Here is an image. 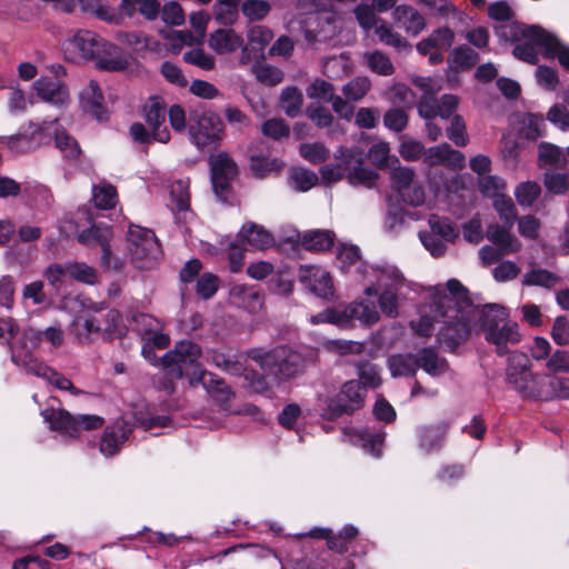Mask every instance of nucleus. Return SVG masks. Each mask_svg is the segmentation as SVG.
I'll return each mask as SVG.
<instances>
[{"label":"nucleus","instance_id":"nucleus-1","mask_svg":"<svg viewBox=\"0 0 569 569\" xmlns=\"http://www.w3.org/2000/svg\"><path fill=\"white\" fill-rule=\"evenodd\" d=\"M448 288L449 293L440 300V307L445 308L441 312L445 326L439 333L448 349L453 350L473 332H481L498 356L507 355L509 345L521 341L519 326L509 320L505 307L498 303L473 305L468 298V290L457 279H450Z\"/></svg>","mask_w":569,"mask_h":569},{"label":"nucleus","instance_id":"nucleus-2","mask_svg":"<svg viewBox=\"0 0 569 569\" xmlns=\"http://www.w3.org/2000/svg\"><path fill=\"white\" fill-rule=\"evenodd\" d=\"M249 357L270 378V381L277 385L300 375L305 367L303 357L284 346L276 347L269 351L252 350Z\"/></svg>","mask_w":569,"mask_h":569},{"label":"nucleus","instance_id":"nucleus-3","mask_svg":"<svg viewBox=\"0 0 569 569\" xmlns=\"http://www.w3.org/2000/svg\"><path fill=\"white\" fill-rule=\"evenodd\" d=\"M127 240L131 262L137 269H151L161 257V247L150 229L130 226Z\"/></svg>","mask_w":569,"mask_h":569},{"label":"nucleus","instance_id":"nucleus-4","mask_svg":"<svg viewBox=\"0 0 569 569\" xmlns=\"http://www.w3.org/2000/svg\"><path fill=\"white\" fill-rule=\"evenodd\" d=\"M43 419L50 423L51 429L58 430L72 438L79 437L82 431L100 429L104 419L97 415L73 416L64 409H46L41 412Z\"/></svg>","mask_w":569,"mask_h":569},{"label":"nucleus","instance_id":"nucleus-5","mask_svg":"<svg viewBox=\"0 0 569 569\" xmlns=\"http://www.w3.org/2000/svg\"><path fill=\"white\" fill-rule=\"evenodd\" d=\"M366 389L360 381H347L335 399H331L322 411L327 420H336L342 415H351L363 406Z\"/></svg>","mask_w":569,"mask_h":569},{"label":"nucleus","instance_id":"nucleus-6","mask_svg":"<svg viewBox=\"0 0 569 569\" xmlns=\"http://www.w3.org/2000/svg\"><path fill=\"white\" fill-rule=\"evenodd\" d=\"M335 157L342 164L346 179L350 184L370 188L378 178L373 170L365 166L363 150L359 147L339 148Z\"/></svg>","mask_w":569,"mask_h":569},{"label":"nucleus","instance_id":"nucleus-7","mask_svg":"<svg viewBox=\"0 0 569 569\" xmlns=\"http://www.w3.org/2000/svg\"><path fill=\"white\" fill-rule=\"evenodd\" d=\"M496 34L505 42H517L520 40L535 41L550 50L555 47V36L547 32L539 26H526L517 22H503L496 28Z\"/></svg>","mask_w":569,"mask_h":569},{"label":"nucleus","instance_id":"nucleus-8","mask_svg":"<svg viewBox=\"0 0 569 569\" xmlns=\"http://www.w3.org/2000/svg\"><path fill=\"white\" fill-rule=\"evenodd\" d=\"M200 357L201 348L197 343L181 340L163 356L162 366L171 378L181 379L184 376V369L199 363Z\"/></svg>","mask_w":569,"mask_h":569},{"label":"nucleus","instance_id":"nucleus-9","mask_svg":"<svg viewBox=\"0 0 569 569\" xmlns=\"http://www.w3.org/2000/svg\"><path fill=\"white\" fill-rule=\"evenodd\" d=\"M191 141L198 149L214 148L223 137V123L216 114H202L189 129Z\"/></svg>","mask_w":569,"mask_h":569},{"label":"nucleus","instance_id":"nucleus-10","mask_svg":"<svg viewBox=\"0 0 569 569\" xmlns=\"http://www.w3.org/2000/svg\"><path fill=\"white\" fill-rule=\"evenodd\" d=\"M209 163L213 191L219 199L226 200L230 182L238 173L237 164L226 152L211 156Z\"/></svg>","mask_w":569,"mask_h":569},{"label":"nucleus","instance_id":"nucleus-11","mask_svg":"<svg viewBox=\"0 0 569 569\" xmlns=\"http://www.w3.org/2000/svg\"><path fill=\"white\" fill-rule=\"evenodd\" d=\"M102 38L89 30H79L63 43L64 56L70 61L93 60Z\"/></svg>","mask_w":569,"mask_h":569},{"label":"nucleus","instance_id":"nucleus-12","mask_svg":"<svg viewBox=\"0 0 569 569\" xmlns=\"http://www.w3.org/2000/svg\"><path fill=\"white\" fill-rule=\"evenodd\" d=\"M299 282L311 293L322 299L333 297V281L330 273L318 266H300L298 269Z\"/></svg>","mask_w":569,"mask_h":569},{"label":"nucleus","instance_id":"nucleus-13","mask_svg":"<svg viewBox=\"0 0 569 569\" xmlns=\"http://www.w3.org/2000/svg\"><path fill=\"white\" fill-rule=\"evenodd\" d=\"M366 270H371V274L375 278L373 286L365 289L367 296H373L378 290H399L405 286L406 279L402 272L393 264L380 263L370 266Z\"/></svg>","mask_w":569,"mask_h":569},{"label":"nucleus","instance_id":"nucleus-14","mask_svg":"<svg viewBox=\"0 0 569 569\" xmlns=\"http://www.w3.org/2000/svg\"><path fill=\"white\" fill-rule=\"evenodd\" d=\"M144 119L151 128L152 138L161 143L170 140V132L166 126L167 110L158 97L148 100L143 108Z\"/></svg>","mask_w":569,"mask_h":569},{"label":"nucleus","instance_id":"nucleus-15","mask_svg":"<svg viewBox=\"0 0 569 569\" xmlns=\"http://www.w3.org/2000/svg\"><path fill=\"white\" fill-rule=\"evenodd\" d=\"M450 426L449 421L441 420L419 427L417 431L419 448L426 453L440 450Z\"/></svg>","mask_w":569,"mask_h":569},{"label":"nucleus","instance_id":"nucleus-16","mask_svg":"<svg viewBox=\"0 0 569 569\" xmlns=\"http://www.w3.org/2000/svg\"><path fill=\"white\" fill-rule=\"evenodd\" d=\"M96 64L99 69L108 71H123L129 67V56L119 47L101 39Z\"/></svg>","mask_w":569,"mask_h":569},{"label":"nucleus","instance_id":"nucleus-17","mask_svg":"<svg viewBox=\"0 0 569 569\" xmlns=\"http://www.w3.org/2000/svg\"><path fill=\"white\" fill-rule=\"evenodd\" d=\"M39 130H44L47 134H53L54 144L66 159L71 161L79 159L81 154L79 143L64 129L58 127L57 120L42 122L41 126H39Z\"/></svg>","mask_w":569,"mask_h":569},{"label":"nucleus","instance_id":"nucleus-18","mask_svg":"<svg viewBox=\"0 0 569 569\" xmlns=\"http://www.w3.org/2000/svg\"><path fill=\"white\" fill-rule=\"evenodd\" d=\"M423 161L429 166L445 164L453 169H462L466 158L460 151L452 149L449 143L445 142L429 148Z\"/></svg>","mask_w":569,"mask_h":569},{"label":"nucleus","instance_id":"nucleus-19","mask_svg":"<svg viewBox=\"0 0 569 569\" xmlns=\"http://www.w3.org/2000/svg\"><path fill=\"white\" fill-rule=\"evenodd\" d=\"M37 94L46 102L63 106L69 101V91L64 83L41 77L33 83Z\"/></svg>","mask_w":569,"mask_h":569},{"label":"nucleus","instance_id":"nucleus-20","mask_svg":"<svg viewBox=\"0 0 569 569\" xmlns=\"http://www.w3.org/2000/svg\"><path fill=\"white\" fill-rule=\"evenodd\" d=\"M131 429L124 421H117L106 428L100 442V451L104 456H113L128 439Z\"/></svg>","mask_w":569,"mask_h":569},{"label":"nucleus","instance_id":"nucleus-21","mask_svg":"<svg viewBox=\"0 0 569 569\" xmlns=\"http://www.w3.org/2000/svg\"><path fill=\"white\" fill-rule=\"evenodd\" d=\"M448 293H449V288L447 287V292L436 296L433 298V302L429 306L430 312L435 313L433 316H431L427 312H423L418 322H411V327L415 329V331L418 335L423 336V337L430 336L435 321H437L441 325L439 330L442 329V327L445 326V321H443V317H442L441 312L445 310V308L440 307V300ZM438 333H440V331H438ZM438 340L440 343L446 346V343L440 340V335H438Z\"/></svg>","mask_w":569,"mask_h":569},{"label":"nucleus","instance_id":"nucleus-22","mask_svg":"<svg viewBox=\"0 0 569 569\" xmlns=\"http://www.w3.org/2000/svg\"><path fill=\"white\" fill-rule=\"evenodd\" d=\"M509 224L491 223L486 230V238L508 254L521 249V242L510 232Z\"/></svg>","mask_w":569,"mask_h":569},{"label":"nucleus","instance_id":"nucleus-23","mask_svg":"<svg viewBox=\"0 0 569 569\" xmlns=\"http://www.w3.org/2000/svg\"><path fill=\"white\" fill-rule=\"evenodd\" d=\"M549 381L550 376L531 372L515 389L522 397L536 400H548V396L550 395L548 391Z\"/></svg>","mask_w":569,"mask_h":569},{"label":"nucleus","instance_id":"nucleus-24","mask_svg":"<svg viewBox=\"0 0 569 569\" xmlns=\"http://www.w3.org/2000/svg\"><path fill=\"white\" fill-rule=\"evenodd\" d=\"M531 361L526 353L520 351L511 352L506 368L507 382L516 388L531 373Z\"/></svg>","mask_w":569,"mask_h":569},{"label":"nucleus","instance_id":"nucleus-25","mask_svg":"<svg viewBox=\"0 0 569 569\" xmlns=\"http://www.w3.org/2000/svg\"><path fill=\"white\" fill-rule=\"evenodd\" d=\"M209 47L218 54L237 51L243 44V39L232 29H218L210 34Z\"/></svg>","mask_w":569,"mask_h":569},{"label":"nucleus","instance_id":"nucleus-26","mask_svg":"<svg viewBox=\"0 0 569 569\" xmlns=\"http://www.w3.org/2000/svg\"><path fill=\"white\" fill-rule=\"evenodd\" d=\"M393 19L401 28L413 36H417L426 26L423 17L409 6H398L393 11Z\"/></svg>","mask_w":569,"mask_h":569},{"label":"nucleus","instance_id":"nucleus-27","mask_svg":"<svg viewBox=\"0 0 569 569\" xmlns=\"http://www.w3.org/2000/svg\"><path fill=\"white\" fill-rule=\"evenodd\" d=\"M83 109L98 120L104 119L103 97L99 84L90 81L80 94Z\"/></svg>","mask_w":569,"mask_h":569},{"label":"nucleus","instance_id":"nucleus-28","mask_svg":"<svg viewBox=\"0 0 569 569\" xmlns=\"http://www.w3.org/2000/svg\"><path fill=\"white\" fill-rule=\"evenodd\" d=\"M111 238L112 230L110 227L93 224L79 233L78 241L88 247H99L102 253L104 249L110 248Z\"/></svg>","mask_w":569,"mask_h":569},{"label":"nucleus","instance_id":"nucleus-29","mask_svg":"<svg viewBox=\"0 0 569 569\" xmlns=\"http://www.w3.org/2000/svg\"><path fill=\"white\" fill-rule=\"evenodd\" d=\"M239 237L251 247L260 250L271 247L274 242L271 233L256 223L244 224L239 232Z\"/></svg>","mask_w":569,"mask_h":569},{"label":"nucleus","instance_id":"nucleus-30","mask_svg":"<svg viewBox=\"0 0 569 569\" xmlns=\"http://www.w3.org/2000/svg\"><path fill=\"white\" fill-rule=\"evenodd\" d=\"M212 363L232 376H242L246 371L243 357L233 351H212Z\"/></svg>","mask_w":569,"mask_h":569},{"label":"nucleus","instance_id":"nucleus-31","mask_svg":"<svg viewBox=\"0 0 569 569\" xmlns=\"http://www.w3.org/2000/svg\"><path fill=\"white\" fill-rule=\"evenodd\" d=\"M101 330V322L92 315L84 313L77 316L71 323V332L80 343H89L91 335Z\"/></svg>","mask_w":569,"mask_h":569},{"label":"nucleus","instance_id":"nucleus-32","mask_svg":"<svg viewBox=\"0 0 569 569\" xmlns=\"http://www.w3.org/2000/svg\"><path fill=\"white\" fill-rule=\"evenodd\" d=\"M345 311L347 316V326H349L353 319L359 320L363 325H373L380 319L376 306L369 302H351L345 307Z\"/></svg>","mask_w":569,"mask_h":569},{"label":"nucleus","instance_id":"nucleus-33","mask_svg":"<svg viewBox=\"0 0 569 569\" xmlns=\"http://www.w3.org/2000/svg\"><path fill=\"white\" fill-rule=\"evenodd\" d=\"M388 368L392 377H411L419 369L416 355H392L388 359Z\"/></svg>","mask_w":569,"mask_h":569},{"label":"nucleus","instance_id":"nucleus-34","mask_svg":"<svg viewBox=\"0 0 569 569\" xmlns=\"http://www.w3.org/2000/svg\"><path fill=\"white\" fill-rule=\"evenodd\" d=\"M335 234L329 230H312L301 238V244L309 251H325L333 246Z\"/></svg>","mask_w":569,"mask_h":569},{"label":"nucleus","instance_id":"nucleus-35","mask_svg":"<svg viewBox=\"0 0 569 569\" xmlns=\"http://www.w3.org/2000/svg\"><path fill=\"white\" fill-rule=\"evenodd\" d=\"M234 302L250 312H256L262 307V297L253 288L237 286L231 290Z\"/></svg>","mask_w":569,"mask_h":569},{"label":"nucleus","instance_id":"nucleus-36","mask_svg":"<svg viewBox=\"0 0 569 569\" xmlns=\"http://www.w3.org/2000/svg\"><path fill=\"white\" fill-rule=\"evenodd\" d=\"M204 390L220 406L227 407L234 398V392L226 381L213 373L204 383Z\"/></svg>","mask_w":569,"mask_h":569},{"label":"nucleus","instance_id":"nucleus-37","mask_svg":"<svg viewBox=\"0 0 569 569\" xmlns=\"http://www.w3.org/2000/svg\"><path fill=\"white\" fill-rule=\"evenodd\" d=\"M416 356L419 368L430 376H439L447 370V361L431 348H423Z\"/></svg>","mask_w":569,"mask_h":569},{"label":"nucleus","instance_id":"nucleus-38","mask_svg":"<svg viewBox=\"0 0 569 569\" xmlns=\"http://www.w3.org/2000/svg\"><path fill=\"white\" fill-rule=\"evenodd\" d=\"M190 207L189 180H177L170 186V208L174 213L186 212Z\"/></svg>","mask_w":569,"mask_h":569},{"label":"nucleus","instance_id":"nucleus-39","mask_svg":"<svg viewBox=\"0 0 569 569\" xmlns=\"http://www.w3.org/2000/svg\"><path fill=\"white\" fill-rule=\"evenodd\" d=\"M362 59L366 66L379 76L388 77L395 72L393 63L382 51H367L362 54Z\"/></svg>","mask_w":569,"mask_h":569},{"label":"nucleus","instance_id":"nucleus-40","mask_svg":"<svg viewBox=\"0 0 569 569\" xmlns=\"http://www.w3.org/2000/svg\"><path fill=\"white\" fill-rule=\"evenodd\" d=\"M283 162L277 158L264 156H252L250 158V169L258 178H264L278 173L283 168Z\"/></svg>","mask_w":569,"mask_h":569},{"label":"nucleus","instance_id":"nucleus-41","mask_svg":"<svg viewBox=\"0 0 569 569\" xmlns=\"http://www.w3.org/2000/svg\"><path fill=\"white\" fill-rule=\"evenodd\" d=\"M303 103V96L296 87H287L282 90L280 96V108L288 117H297Z\"/></svg>","mask_w":569,"mask_h":569},{"label":"nucleus","instance_id":"nucleus-42","mask_svg":"<svg viewBox=\"0 0 569 569\" xmlns=\"http://www.w3.org/2000/svg\"><path fill=\"white\" fill-rule=\"evenodd\" d=\"M428 223L431 229L430 233L439 236L445 241L453 242L459 236V230L448 218L431 214Z\"/></svg>","mask_w":569,"mask_h":569},{"label":"nucleus","instance_id":"nucleus-43","mask_svg":"<svg viewBox=\"0 0 569 569\" xmlns=\"http://www.w3.org/2000/svg\"><path fill=\"white\" fill-rule=\"evenodd\" d=\"M559 280L560 278L557 274L546 269L535 268L525 273L522 278V284L539 286L547 289H551L556 284H558Z\"/></svg>","mask_w":569,"mask_h":569},{"label":"nucleus","instance_id":"nucleus-44","mask_svg":"<svg viewBox=\"0 0 569 569\" xmlns=\"http://www.w3.org/2000/svg\"><path fill=\"white\" fill-rule=\"evenodd\" d=\"M376 34L379 40L385 44L391 46L399 51L409 50L410 44L402 38L398 32H395L392 28L385 21H381L376 26Z\"/></svg>","mask_w":569,"mask_h":569},{"label":"nucleus","instance_id":"nucleus-45","mask_svg":"<svg viewBox=\"0 0 569 569\" xmlns=\"http://www.w3.org/2000/svg\"><path fill=\"white\" fill-rule=\"evenodd\" d=\"M479 60L478 53L467 47V46H460L457 47L451 53H450V64L455 69H469L472 66H475Z\"/></svg>","mask_w":569,"mask_h":569},{"label":"nucleus","instance_id":"nucleus-46","mask_svg":"<svg viewBox=\"0 0 569 569\" xmlns=\"http://www.w3.org/2000/svg\"><path fill=\"white\" fill-rule=\"evenodd\" d=\"M240 0H217L213 7V14L218 22L232 24L238 18Z\"/></svg>","mask_w":569,"mask_h":569},{"label":"nucleus","instance_id":"nucleus-47","mask_svg":"<svg viewBox=\"0 0 569 569\" xmlns=\"http://www.w3.org/2000/svg\"><path fill=\"white\" fill-rule=\"evenodd\" d=\"M538 150L539 162L541 166H563L567 162V151L565 152L562 149L552 143L541 142L538 147Z\"/></svg>","mask_w":569,"mask_h":569},{"label":"nucleus","instance_id":"nucleus-48","mask_svg":"<svg viewBox=\"0 0 569 569\" xmlns=\"http://www.w3.org/2000/svg\"><path fill=\"white\" fill-rule=\"evenodd\" d=\"M371 89V81L368 77H356L342 87V93L347 100L359 101Z\"/></svg>","mask_w":569,"mask_h":569},{"label":"nucleus","instance_id":"nucleus-49","mask_svg":"<svg viewBox=\"0 0 569 569\" xmlns=\"http://www.w3.org/2000/svg\"><path fill=\"white\" fill-rule=\"evenodd\" d=\"M67 273H69V279L86 284H94L98 281L96 269L84 262H68Z\"/></svg>","mask_w":569,"mask_h":569},{"label":"nucleus","instance_id":"nucleus-50","mask_svg":"<svg viewBox=\"0 0 569 569\" xmlns=\"http://www.w3.org/2000/svg\"><path fill=\"white\" fill-rule=\"evenodd\" d=\"M117 190L113 186L102 183L93 187V201L99 209L108 210L116 206Z\"/></svg>","mask_w":569,"mask_h":569},{"label":"nucleus","instance_id":"nucleus-51","mask_svg":"<svg viewBox=\"0 0 569 569\" xmlns=\"http://www.w3.org/2000/svg\"><path fill=\"white\" fill-rule=\"evenodd\" d=\"M299 152L307 161L319 164L325 162L329 156V149L321 142H308L300 144Z\"/></svg>","mask_w":569,"mask_h":569},{"label":"nucleus","instance_id":"nucleus-52","mask_svg":"<svg viewBox=\"0 0 569 569\" xmlns=\"http://www.w3.org/2000/svg\"><path fill=\"white\" fill-rule=\"evenodd\" d=\"M447 137L457 147H465L469 142L466 122L460 114H455L450 118V126L447 128Z\"/></svg>","mask_w":569,"mask_h":569},{"label":"nucleus","instance_id":"nucleus-53","mask_svg":"<svg viewBox=\"0 0 569 569\" xmlns=\"http://www.w3.org/2000/svg\"><path fill=\"white\" fill-rule=\"evenodd\" d=\"M313 325L331 323L339 327H347V316L343 308H328L310 317Z\"/></svg>","mask_w":569,"mask_h":569},{"label":"nucleus","instance_id":"nucleus-54","mask_svg":"<svg viewBox=\"0 0 569 569\" xmlns=\"http://www.w3.org/2000/svg\"><path fill=\"white\" fill-rule=\"evenodd\" d=\"M318 182V176L310 170L295 169L290 174V186L301 192H306Z\"/></svg>","mask_w":569,"mask_h":569},{"label":"nucleus","instance_id":"nucleus-55","mask_svg":"<svg viewBox=\"0 0 569 569\" xmlns=\"http://www.w3.org/2000/svg\"><path fill=\"white\" fill-rule=\"evenodd\" d=\"M358 376L360 378L361 386L366 389L378 388L381 383V378L377 367L368 361L357 363Z\"/></svg>","mask_w":569,"mask_h":569},{"label":"nucleus","instance_id":"nucleus-56","mask_svg":"<svg viewBox=\"0 0 569 569\" xmlns=\"http://www.w3.org/2000/svg\"><path fill=\"white\" fill-rule=\"evenodd\" d=\"M256 79L266 86H277L283 81V72L273 66L260 64L253 68Z\"/></svg>","mask_w":569,"mask_h":569},{"label":"nucleus","instance_id":"nucleus-57","mask_svg":"<svg viewBox=\"0 0 569 569\" xmlns=\"http://www.w3.org/2000/svg\"><path fill=\"white\" fill-rule=\"evenodd\" d=\"M325 350L328 352L338 355V356H347L351 353H360L362 350V346L358 342L351 340H327L322 343Z\"/></svg>","mask_w":569,"mask_h":569},{"label":"nucleus","instance_id":"nucleus-58","mask_svg":"<svg viewBox=\"0 0 569 569\" xmlns=\"http://www.w3.org/2000/svg\"><path fill=\"white\" fill-rule=\"evenodd\" d=\"M39 126L37 124L34 130L31 132V136L20 133L9 138L8 146L10 149L17 152H28L33 149V140L37 139L41 133H44V130H39Z\"/></svg>","mask_w":569,"mask_h":569},{"label":"nucleus","instance_id":"nucleus-59","mask_svg":"<svg viewBox=\"0 0 569 569\" xmlns=\"http://www.w3.org/2000/svg\"><path fill=\"white\" fill-rule=\"evenodd\" d=\"M242 13L251 21L262 20L270 12L267 0H247L242 3Z\"/></svg>","mask_w":569,"mask_h":569},{"label":"nucleus","instance_id":"nucleus-60","mask_svg":"<svg viewBox=\"0 0 569 569\" xmlns=\"http://www.w3.org/2000/svg\"><path fill=\"white\" fill-rule=\"evenodd\" d=\"M538 47L543 48L546 50L543 46L536 44L535 41L523 40L522 43H518L513 48L512 54L521 61H525L530 64H537L539 61V56L537 51Z\"/></svg>","mask_w":569,"mask_h":569},{"label":"nucleus","instance_id":"nucleus-61","mask_svg":"<svg viewBox=\"0 0 569 569\" xmlns=\"http://www.w3.org/2000/svg\"><path fill=\"white\" fill-rule=\"evenodd\" d=\"M540 194V187L538 183L527 181L520 183L515 192L516 199L520 206H531Z\"/></svg>","mask_w":569,"mask_h":569},{"label":"nucleus","instance_id":"nucleus-62","mask_svg":"<svg viewBox=\"0 0 569 569\" xmlns=\"http://www.w3.org/2000/svg\"><path fill=\"white\" fill-rule=\"evenodd\" d=\"M379 307L383 315L389 318H396L399 313V297L398 290H385L379 296Z\"/></svg>","mask_w":569,"mask_h":569},{"label":"nucleus","instance_id":"nucleus-63","mask_svg":"<svg viewBox=\"0 0 569 569\" xmlns=\"http://www.w3.org/2000/svg\"><path fill=\"white\" fill-rule=\"evenodd\" d=\"M391 186L398 193H402L405 189L415 182V171L407 167H398L391 171Z\"/></svg>","mask_w":569,"mask_h":569},{"label":"nucleus","instance_id":"nucleus-64","mask_svg":"<svg viewBox=\"0 0 569 569\" xmlns=\"http://www.w3.org/2000/svg\"><path fill=\"white\" fill-rule=\"evenodd\" d=\"M546 368L550 373H569V351L557 349L552 352L547 362Z\"/></svg>","mask_w":569,"mask_h":569}]
</instances>
